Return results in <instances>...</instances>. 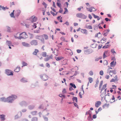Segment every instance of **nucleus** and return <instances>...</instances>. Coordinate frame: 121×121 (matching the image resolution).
Segmentation results:
<instances>
[{"instance_id":"7c9ffc66","label":"nucleus","mask_w":121,"mask_h":121,"mask_svg":"<svg viewBox=\"0 0 121 121\" xmlns=\"http://www.w3.org/2000/svg\"><path fill=\"white\" fill-rule=\"evenodd\" d=\"M20 69V67H17L14 70V71L16 72H18L19 71Z\"/></svg>"},{"instance_id":"2f4dec72","label":"nucleus","mask_w":121,"mask_h":121,"mask_svg":"<svg viewBox=\"0 0 121 121\" xmlns=\"http://www.w3.org/2000/svg\"><path fill=\"white\" fill-rule=\"evenodd\" d=\"M35 106L34 105H30L28 106V108L30 110H32L34 108Z\"/></svg>"},{"instance_id":"ddd939ff","label":"nucleus","mask_w":121,"mask_h":121,"mask_svg":"<svg viewBox=\"0 0 121 121\" xmlns=\"http://www.w3.org/2000/svg\"><path fill=\"white\" fill-rule=\"evenodd\" d=\"M52 55L50 56L45 58L44 60L45 61H48L50 59H52Z\"/></svg>"},{"instance_id":"6ab92c4d","label":"nucleus","mask_w":121,"mask_h":121,"mask_svg":"<svg viewBox=\"0 0 121 121\" xmlns=\"http://www.w3.org/2000/svg\"><path fill=\"white\" fill-rule=\"evenodd\" d=\"M92 14L95 18H97V20H98V21L100 20V18H99V17L98 16L95 15L93 13H92Z\"/></svg>"},{"instance_id":"a211bd4d","label":"nucleus","mask_w":121,"mask_h":121,"mask_svg":"<svg viewBox=\"0 0 121 121\" xmlns=\"http://www.w3.org/2000/svg\"><path fill=\"white\" fill-rule=\"evenodd\" d=\"M87 120L89 121H91L93 120V119L92 118L91 115H89L87 118Z\"/></svg>"},{"instance_id":"864d4df0","label":"nucleus","mask_w":121,"mask_h":121,"mask_svg":"<svg viewBox=\"0 0 121 121\" xmlns=\"http://www.w3.org/2000/svg\"><path fill=\"white\" fill-rule=\"evenodd\" d=\"M86 112L88 113V115H91V113L92 112L90 110H89L88 111Z\"/></svg>"},{"instance_id":"052dcab7","label":"nucleus","mask_w":121,"mask_h":121,"mask_svg":"<svg viewBox=\"0 0 121 121\" xmlns=\"http://www.w3.org/2000/svg\"><path fill=\"white\" fill-rule=\"evenodd\" d=\"M60 39H61V40H62V41H65V38L64 37H61L60 38Z\"/></svg>"},{"instance_id":"69168bd1","label":"nucleus","mask_w":121,"mask_h":121,"mask_svg":"<svg viewBox=\"0 0 121 121\" xmlns=\"http://www.w3.org/2000/svg\"><path fill=\"white\" fill-rule=\"evenodd\" d=\"M9 9L8 8H7L6 7H4L3 6L2 7V10H5L6 9Z\"/></svg>"},{"instance_id":"9d476101","label":"nucleus","mask_w":121,"mask_h":121,"mask_svg":"<svg viewBox=\"0 0 121 121\" xmlns=\"http://www.w3.org/2000/svg\"><path fill=\"white\" fill-rule=\"evenodd\" d=\"M50 110H48L47 109H44L43 111V113L45 116H48L49 114V113L48 112Z\"/></svg>"},{"instance_id":"13d9d810","label":"nucleus","mask_w":121,"mask_h":121,"mask_svg":"<svg viewBox=\"0 0 121 121\" xmlns=\"http://www.w3.org/2000/svg\"><path fill=\"white\" fill-rule=\"evenodd\" d=\"M40 109H43L44 108V106L43 105H41L39 107Z\"/></svg>"},{"instance_id":"8fccbe9b","label":"nucleus","mask_w":121,"mask_h":121,"mask_svg":"<svg viewBox=\"0 0 121 121\" xmlns=\"http://www.w3.org/2000/svg\"><path fill=\"white\" fill-rule=\"evenodd\" d=\"M73 103L74 104V106L76 107L77 108H78V105L77 104H76V103L74 102V101H73Z\"/></svg>"},{"instance_id":"72a5a7b5","label":"nucleus","mask_w":121,"mask_h":121,"mask_svg":"<svg viewBox=\"0 0 121 121\" xmlns=\"http://www.w3.org/2000/svg\"><path fill=\"white\" fill-rule=\"evenodd\" d=\"M109 73H112L114 74H116V70H110Z\"/></svg>"},{"instance_id":"f704fd0d","label":"nucleus","mask_w":121,"mask_h":121,"mask_svg":"<svg viewBox=\"0 0 121 121\" xmlns=\"http://www.w3.org/2000/svg\"><path fill=\"white\" fill-rule=\"evenodd\" d=\"M86 28L87 29H92V26L91 25L88 26L86 25Z\"/></svg>"},{"instance_id":"423d86ee","label":"nucleus","mask_w":121,"mask_h":121,"mask_svg":"<svg viewBox=\"0 0 121 121\" xmlns=\"http://www.w3.org/2000/svg\"><path fill=\"white\" fill-rule=\"evenodd\" d=\"M5 71V73L7 75H13V73L12 71L8 69H6Z\"/></svg>"},{"instance_id":"680f3d73","label":"nucleus","mask_w":121,"mask_h":121,"mask_svg":"<svg viewBox=\"0 0 121 121\" xmlns=\"http://www.w3.org/2000/svg\"><path fill=\"white\" fill-rule=\"evenodd\" d=\"M106 39V38H104V37H103V38H102L101 40H100V41H101V43H104V42H101L102 41V40H103L104 41Z\"/></svg>"},{"instance_id":"603ef678","label":"nucleus","mask_w":121,"mask_h":121,"mask_svg":"<svg viewBox=\"0 0 121 121\" xmlns=\"http://www.w3.org/2000/svg\"><path fill=\"white\" fill-rule=\"evenodd\" d=\"M104 64L105 65H107L108 64V61L107 60H104Z\"/></svg>"},{"instance_id":"bf43d9fd","label":"nucleus","mask_w":121,"mask_h":121,"mask_svg":"<svg viewBox=\"0 0 121 121\" xmlns=\"http://www.w3.org/2000/svg\"><path fill=\"white\" fill-rule=\"evenodd\" d=\"M86 9L88 11L90 12H92V10L91 8V7L89 9L86 8Z\"/></svg>"},{"instance_id":"f257e3e1","label":"nucleus","mask_w":121,"mask_h":121,"mask_svg":"<svg viewBox=\"0 0 121 121\" xmlns=\"http://www.w3.org/2000/svg\"><path fill=\"white\" fill-rule=\"evenodd\" d=\"M17 98V97L16 95H12L7 98V102L11 103Z\"/></svg>"},{"instance_id":"dca6fc26","label":"nucleus","mask_w":121,"mask_h":121,"mask_svg":"<svg viewBox=\"0 0 121 121\" xmlns=\"http://www.w3.org/2000/svg\"><path fill=\"white\" fill-rule=\"evenodd\" d=\"M55 59L57 61H59L61 60V59H63L64 58L62 57H56V56L55 57Z\"/></svg>"},{"instance_id":"4d7b16f0","label":"nucleus","mask_w":121,"mask_h":121,"mask_svg":"<svg viewBox=\"0 0 121 121\" xmlns=\"http://www.w3.org/2000/svg\"><path fill=\"white\" fill-rule=\"evenodd\" d=\"M42 4L44 6L45 8H47V5L45 2H43L42 3Z\"/></svg>"},{"instance_id":"a19ab883","label":"nucleus","mask_w":121,"mask_h":121,"mask_svg":"<svg viewBox=\"0 0 121 121\" xmlns=\"http://www.w3.org/2000/svg\"><path fill=\"white\" fill-rule=\"evenodd\" d=\"M64 9H65V11L63 14H66V13L67 12H68V9L66 8H64Z\"/></svg>"},{"instance_id":"c756f323","label":"nucleus","mask_w":121,"mask_h":121,"mask_svg":"<svg viewBox=\"0 0 121 121\" xmlns=\"http://www.w3.org/2000/svg\"><path fill=\"white\" fill-rule=\"evenodd\" d=\"M39 52V51L37 49H35V51L34 52H33V54L35 55H36L37 54V53L38 52Z\"/></svg>"},{"instance_id":"e433bc0d","label":"nucleus","mask_w":121,"mask_h":121,"mask_svg":"<svg viewBox=\"0 0 121 121\" xmlns=\"http://www.w3.org/2000/svg\"><path fill=\"white\" fill-rule=\"evenodd\" d=\"M111 46V45L110 44H107V45H105L104 46H103V48H108V47H110Z\"/></svg>"},{"instance_id":"9b49d317","label":"nucleus","mask_w":121,"mask_h":121,"mask_svg":"<svg viewBox=\"0 0 121 121\" xmlns=\"http://www.w3.org/2000/svg\"><path fill=\"white\" fill-rule=\"evenodd\" d=\"M101 103L100 101H98L95 102V106L96 107L98 108L99 106L101 105Z\"/></svg>"},{"instance_id":"79ce46f5","label":"nucleus","mask_w":121,"mask_h":121,"mask_svg":"<svg viewBox=\"0 0 121 121\" xmlns=\"http://www.w3.org/2000/svg\"><path fill=\"white\" fill-rule=\"evenodd\" d=\"M88 80L89 82L91 83L92 82L93 79L91 77H89L88 78Z\"/></svg>"},{"instance_id":"ea45409f","label":"nucleus","mask_w":121,"mask_h":121,"mask_svg":"<svg viewBox=\"0 0 121 121\" xmlns=\"http://www.w3.org/2000/svg\"><path fill=\"white\" fill-rule=\"evenodd\" d=\"M57 5L59 8L61 7V4L60 3L58 2H57L56 3Z\"/></svg>"},{"instance_id":"2eb2a0df","label":"nucleus","mask_w":121,"mask_h":121,"mask_svg":"<svg viewBox=\"0 0 121 121\" xmlns=\"http://www.w3.org/2000/svg\"><path fill=\"white\" fill-rule=\"evenodd\" d=\"M0 118L1 121H4L5 120V115H0Z\"/></svg>"},{"instance_id":"1a4fd4ad","label":"nucleus","mask_w":121,"mask_h":121,"mask_svg":"<svg viewBox=\"0 0 121 121\" xmlns=\"http://www.w3.org/2000/svg\"><path fill=\"white\" fill-rule=\"evenodd\" d=\"M36 39L40 40L42 43H44V39L42 36H37L36 37Z\"/></svg>"},{"instance_id":"c03bdc74","label":"nucleus","mask_w":121,"mask_h":121,"mask_svg":"<svg viewBox=\"0 0 121 121\" xmlns=\"http://www.w3.org/2000/svg\"><path fill=\"white\" fill-rule=\"evenodd\" d=\"M110 67H113V66H114V61H113L111 62L110 63Z\"/></svg>"},{"instance_id":"5701e85b","label":"nucleus","mask_w":121,"mask_h":121,"mask_svg":"<svg viewBox=\"0 0 121 121\" xmlns=\"http://www.w3.org/2000/svg\"><path fill=\"white\" fill-rule=\"evenodd\" d=\"M21 13V11L20 10H17L16 12V15L18 17L20 14Z\"/></svg>"},{"instance_id":"f3484780","label":"nucleus","mask_w":121,"mask_h":121,"mask_svg":"<svg viewBox=\"0 0 121 121\" xmlns=\"http://www.w3.org/2000/svg\"><path fill=\"white\" fill-rule=\"evenodd\" d=\"M6 44L8 45L9 46H13L12 45V44L10 41L7 40L6 41Z\"/></svg>"},{"instance_id":"6e6552de","label":"nucleus","mask_w":121,"mask_h":121,"mask_svg":"<svg viewBox=\"0 0 121 121\" xmlns=\"http://www.w3.org/2000/svg\"><path fill=\"white\" fill-rule=\"evenodd\" d=\"M30 19L31 22L33 23L37 21V18L36 17L32 16L30 18Z\"/></svg>"},{"instance_id":"473e14b6","label":"nucleus","mask_w":121,"mask_h":121,"mask_svg":"<svg viewBox=\"0 0 121 121\" xmlns=\"http://www.w3.org/2000/svg\"><path fill=\"white\" fill-rule=\"evenodd\" d=\"M21 81L23 82H27V81L25 78H23L21 80Z\"/></svg>"},{"instance_id":"412c9836","label":"nucleus","mask_w":121,"mask_h":121,"mask_svg":"<svg viewBox=\"0 0 121 121\" xmlns=\"http://www.w3.org/2000/svg\"><path fill=\"white\" fill-rule=\"evenodd\" d=\"M61 17V16H58L57 17V19L58 21H60V22H63V21L62 20V17H61L60 18V17Z\"/></svg>"},{"instance_id":"a18cd8bd","label":"nucleus","mask_w":121,"mask_h":121,"mask_svg":"<svg viewBox=\"0 0 121 121\" xmlns=\"http://www.w3.org/2000/svg\"><path fill=\"white\" fill-rule=\"evenodd\" d=\"M43 118L44 120L45 121H48V119L47 117L45 116H43Z\"/></svg>"},{"instance_id":"20e7f679","label":"nucleus","mask_w":121,"mask_h":121,"mask_svg":"<svg viewBox=\"0 0 121 121\" xmlns=\"http://www.w3.org/2000/svg\"><path fill=\"white\" fill-rule=\"evenodd\" d=\"M40 77L44 81L47 80L48 79V76L45 74H44L42 76L40 75Z\"/></svg>"},{"instance_id":"49530a36","label":"nucleus","mask_w":121,"mask_h":121,"mask_svg":"<svg viewBox=\"0 0 121 121\" xmlns=\"http://www.w3.org/2000/svg\"><path fill=\"white\" fill-rule=\"evenodd\" d=\"M22 65H23L22 66V67H23V66H26L27 65V64L24 62L23 61L22 62Z\"/></svg>"},{"instance_id":"aec40b11","label":"nucleus","mask_w":121,"mask_h":121,"mask_svg":"<svg viewBox=\"0 0 121 121\" xmlns=\"http://www.w3.org/2000/svg\"><path fill=\"white\" fill-rule=\"evenodd\" d=\"M1 101H2L7 102V98H5L4 97H3L0 98Z\"/></svg>"},{"instance_id":"de8ad7c7","label":"nucleus","mask_w":121,"mask_h":121,"mask_svg":"<svg viewBox=\"0 0 121 121\" xmlns=\"http://www.w3.org/2000/svg\"><path fill=\"white\" fill-rule=\"evenodd\" d=\"M107 88H106L104 90V92L102 93L101 94L100 96H101V95H102L103 94H104V95H105L106 93V91H107Z\"/></svg>"},{"instance_id":"f03ea898","label":"nucleus","mask_w":121,"mask_h":121,"mask_svg":"<svg viewBox=\"0 0 121 121\" xmlns=\"http://www.w3.org/2000/svg\"><path fill=\"white\" fill-rule=\"evenodd\" d=\"M76 16L78 17L83 19H86L87 17V16L83 14L82 13H77L76 14Z\"/></svg>"},{"instance_id":"a878e982","label":"nucleus","mask_w":121,"mask_h":121,"mask_svg":"<svg viewBox=\"0 0 121 121\" xmlns=\"http://www.w3.org/2000/svg\"><path fill=\"white\" fill-rule=\"evenodd\" d=\"M22 44L23 46L25 47H29V44L25 42H22Z\"/></svg>"},{"instance_id":"39448f33","label":"nucleus","mask_w":121,"mask_h":121,"mask_svg":"<svg viewBox=\"0 0 121 121\" xmlns=\"http://www.w3.org/2000/svg\"><path fill=\"white\" fill-rule=\"evenodd\" d=\"M30 43L32 45L36 46L37 45L38 43L37 40H33L30 42Z\"/></svg>"},{"instance_id":"4be33fe9","label":"nucleus","mask_w":121,"mask_h":121,"mask_svg":"<svg viewBox=\"0 0 121 121\" xmlns=\"http://www.w3.org/2000/svg\"><path fill=\"white\" fill-rule=\"evenodd\" d=\"M110 31V30L109 29H108L107 30V31L106 32H105L104 33H102L103 35H104V36H106L108 32H109Z\"/></svg>"},{"instance_id":"3c124183","label":"nucleus","mask_w":121,"mask_h":121,"mask_svg":"<svg viewBox=\"0 0 121 121\" xmlns=\"http://www.w3.org/2000/svg\"><path fill=\"white\" fill-rule=\"evenodd\" d=\"M111 52L113 54H114L115 53L116 54V53L114 49H112L111 50Z\"/></svg>"},{"instance_id":"09e8293b","label":"nucleus","mask_w":121,"mask_h":121,"mask_svg":"<svg viewBox=\"0 0 121 121\" xmlns=\"http://www.w3.org/2000/svg\"><path fill=\"white\" fill-rule=\"evenodd\" d=\"M66 93V89L65 88H64L62 91V93L63 94H65Z\"/></svg>"},{"instance_id":"cd10ccee","label":"nucleus","mask_w":121,"mask_h":121,"mask_svg":"<svg viewBox=\"0 0 121 121\" xmlns=\"http://www.w3.org/2000/svg\"><path fill=\"white\" fill-rule=\"evenodd\" d=\"M37 113V112L36 111H35L32 112H31V114L33 116H35L36 115Z\"/></svg>"},{"instance_id":"5fc2aeb1","label":"nucleus","mask_w":121,"mask_h":121,"mask_svg":"<svg viewBox=\"0 0 121 121\" xmlns=\"http://www.w3.org/2000/svg\"><path fill=\"white\" fill-rule=\"evenodd\" d=\"M44 38L45 39H48V36L47 35L44 34L43 35Z\"/></svg>"},{"instance_id":"37998d69","label":"nucleus","mask_w":121,"mask_h":121,"mask_svg":"<svg viewBox=\"0 0 121 121\" xmlns=\"http://www.w3.org/2000/svg\"><path fill=\"white\" fill-rule=\"evenodd\" d=\"M42 56L43 57H45L47 56V53L46 52H42Z\"/></svg>"},{"instance_id":"4c0bfd02","label":"nucleus","mask_w":121,"mask_h":121,"mask_svg":"<svg viewBox=\"0 0 121 121\" xmlns=\"http://www.w3.org/2000/svg\"><path fill=\"white\" fill-rule=\"evenodd\" d=\"M14 10H13V12L11 13L10 14V15L11 17L14 18L15 17L14 14Z\"/></svg>"},{"instance_id":"393cba45","label":"nucleus","mask_w":121,"mask_h":121,"mask_svg":"<svg viewBox=\"0 0 121 121\" xmlns=\"http://www.w3.org/2000/svg\"><path fill=\"white\" fill-rule=\"evenodd\" d=\"M108 51H105L104 53L103 54V58L104 59L107 57V56L105 55V54H107L108 52Z\"/></svg>"},{"instance_id":"c9c22d12","label":"nucleus","mask_w":121,"mask_h":121,"mask_svg":"<svg viewBox=\"0 0 121 121\" xmlns=\"http://www.w3.org/2000/svg\"><path fill=\"white\" fill-rule=\"evenodd\" d=\"M99 82V80L97 79L96 80V83L95 85V88H96L98 86V84Z\"/></svg>"},{"instance_id":"c85d7f7f","label":"nucleus","mask_w":121,"mask_h":121,"mask_svg":"<svg viewBox=\"0 0 121 121\" xmlns=\"http://www.w3.org/2000/svg\"><path fill=\"white\" fill-rule=\"evenodd\" d=\"M69 85L70 86H71V87H73L74 89H75L76 88V86L75 84L72 83H70Z\"/></svg>"},{"instance_id":"0eeeda50","label":"nucleus","mask_w":121,"mask_h":121,"mask_svg":"<svg viewBox=\"0 0 121 121\" xmlns=\"http://www.w3.org/2000/svg\"><path fill=\"white\" fill-rule=\"evenodd\" d=\"M84 52L85 54H88L93 52V51L91 49H89L84 50Z\"/></svg>"},{"instance_id":"f8f14e48","label":"nucleus","mask_w":121,"mask_h":121,"mask_svg":"<svg viewBox=\"0 0 121 121\" xmlns=\"http://www.w3.org/2000/svg\"><path fill=\"white\" fill-rule=\"evenodd\" d=\"M20 104L22 106H26L27 105V104L25 101H22L21 102Z\"/></svg>"},{"instance_id":"bb28decb","label":"nucleus","mask_w":121,"mask_h":121,"mask_svg":"<svg viewBox=\"0 0 121 121\" xmlns=\"http://www.w3.org/2000/svg\"><path fill=\"white\" fill-rule=\"evenodd\" d=\"M73 98L72 99V100L74 101H75L76 102H78V98L77 97L73 96Z\"/></svg>"},{"instance_id":"338daca9","label":"nucleus","mask_w":121,"mask_h":121,"mask_svg":"<svg viewBox=\"0 0 121 121\" xmlns=\"http://www.w3.org/2000/svg\"><path fill=\"white\" fill-rule=\"evenodd\" d=\"M114 78H115V80H116V81H117L118 80V79L117 76V75H116L115 77H114Z\"/></svg>"},{"instance_id":"7ed1b4c3","label":"nucleus","mask_w":121,"mask_h":121,"mask_svg":"<svg viewBox=\"0 0 121 121\" xmlns=\"http://www.w3.org/2000/svg\"><path fill=\"white\" fill-rule=\"evenodd\" d=\"M21 39H25L27 37V35L26 33L24 32L20 34Z\"/></svg>"},{"instance_id":"b1692460","label":"nucleus","mask_w":121,"mask_h":121,"mask_svg":"<svg viewBox=\"0 0 121 121\" xmlns=\"http://www.w3.org/2000/svg\"><path fill=\"white\" fill-rule=\"evenodd\" d=\"M82 32L83 33L85 34H87V31L86 29H82L81 30Z\"/></svg>"},{"instance_id":"774afa93","label":"nucleus","mask_w":121,"mask_h":121,"mask_svg":"<svg viewBox=\"0 0 121 121\" xmlns=\"http://www.w3.org/2000/svg\"><path fill=\"white\" fill-rule=\"evenodd\" d=\"M79 95L80 97L81 98H82V95L81 94V92H80L79 93Z\"/></svg>"},{"instance_id":"6e6d98bb","label":"nucleus","mask_w":121,"mask_h":121,"mask_svg":"<svg viewBox=\"0 0 121 121\" xmlns=\"http://www.w3.org/2000/svg\"><path fill=\"white\" fill-rule=\"evenodd\" d=\"M89 74L90 75L92 76L93 75V73L92 71H90L89 72Z\"/></svg>"},{"instance_id":"0e129e2a","label":"nucleus","mask_w":121,"mask_h":121,"mask_svg":"<svg viewBox=\"0 0 121 121\" xmlns=\"http://www.w3.org/2000/svg\"><path fill=\"white\" fill-rule=\"evenodd\" d=\"M97 117V115L96 114H94L92 116V118L95 119Z\"/></svg>"},{"instance_id":"4468645a","label":"nucleus","mask_w":121,"mask_h":121,"mask_svg":"<svg viewBox=\"0 0 121 121\" xmlns=\"http://www.w3.org/2000/svg\"><path fill=\"white\" fill-rule=\"evenodd\" d=\"M107 83H106V84H104V85L103 86L102 88L101 89V91H100V93H101V92H102V91L104 89H105V88L107 87Z\"/></svg>"},{"instance_id":"e2e57ef3","label":"nucleus","mask_w":121,"mask_h":121,"mask_svg":"<svg viewBox=\"0 0 121 121\" xmlns=\"http://www.w3.org/2000/svg\"><path fill=\"white\" fill-rule=\"evenodd\" d=\"M104 72L102 70H101L99 72V74L100 75L102 76L103 75Z\"/></svg>"},{"instance_id":"58836bf2","label":"nucleus","mask_w":121,"mask_h":121,"mask_svg":"<svg viewBox=\"0 0 121 121\" xmlns=\"http://www.w3.org/2000/svg\"><path fill=\"white\" fill-rule=\"evenodd\" d=\"M38 120L37 118L36 117H33L31 120V121H37Z\"/></svg>"}]
</instances>
